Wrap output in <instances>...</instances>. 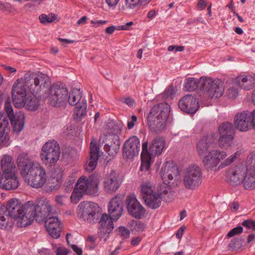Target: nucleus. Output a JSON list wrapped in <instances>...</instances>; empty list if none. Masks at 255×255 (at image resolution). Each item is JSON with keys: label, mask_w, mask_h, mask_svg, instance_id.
<instances>
[{"label": "nucleus", "mask_w": 255, "mask_h": 255, "mask_svg": "<svg viewBox=\"0 0 255 255\" xmlns=\"http://www.w3.org/2000/svg\"><path fill=\"white\" fill-rule=\"evenodd\" d=\"M211 154L215 157V159L219 163L220 160H223L227 156V153L225 151H220L219 150H212L210 151Z\"/></svg>", "instance_id": "nucleus-41"}, {"label": "nucleus", "mask_w": 255, "mask_h": 255, "mask_svg": "<svg viewBox=\"0 0 255 255\" xmlns=\"http://www.w3.org/2000/svg\"><path fill=\"white\" fill-rule=\"evenodd\" d=\"M4 107L9 119L14 118L15 115L13 113V109L9 100H7L5 101Z\"/></svg>", "instance_id": "nucleus-47"}, {"label": "nucleus", "mask_w": 255, "mask_h": 255, "mask_svg": "<svg viewBox=\"0 0 255 255\" xmlns=\"http://www.w3.org/2000/svg\"><path fill=\"white\" fill-rule=\"evenodd\" d=\"M235 82L242 89L250 90L255 84V79L251 75H241L236 78Z\"/></svg>", "instance_id": "nucleus-26"}, {"label": "nucleus", "mask_w": 255, "mask_h": 255, "mask_svg": "<svg viewBox=\"0 0 255 255\" xmlns=\"http://www.w3.org/2000/svg\"><path fill=\"white\" fill-rule=\"evenodd\" d=\"M227 94L230 98L235 99L238 95V89L235 87H231L228 90Z\"/></svg>", "instance_id": "nucleus-49"}, {"label": "nucleus", "mask_w": 255, "mask_h": 255, "mask_svg": "<svg viewBox=\"0 0 255 255\" xmlns=\"http://www.w3.org/2000/svg\"><path fill=\"white\" fill-rule=\"evenodd\" d=\"M1 175H6L16 173V167L13 157L9 155H4L0 160Z\"/></svg>", "instance_id": "nucleus-24"}, {"label": "nucleus", "mask_w": 255, "mask_h": 255, "mask_svg": "<svg viewBox=\"0 0 255 255\" xmlns=\"http://www.w3.org/2000/svg\"><path fill=\"white\" fill-rule=\"evenodd\" d=\"M198 87L201 91V77L198 79L194 77H188L185 79L184 83V88L187 91H193Z\"/></svg>", "instance_id": "nucleus-29"}, {"label": "nucleus", "mask_w": 255, "mask_h": 255, "mask_svg": "<svg viewBox=\"0 0 255 255\" xmlns=\"http://www.w3.org/2000/svg\"><path fill=\"white\" fill-rule=\"evenodd\" d=\"M133 22L132 21H130L128 22H127L125 25H120L117 27V30H129L130 27L133 24Z\"/></svg>", "instance_id": "nucleus-52"}, {"label": "nucleus", "mask_w": 255, "mask_h": 255, "mask_svg": "<svg viewBox=\"0 0 255 255\" xmlns=\"http://www.w3.org/2000/svg\"><path fill=\"white\" fill-rule=\"evenodd\" d=\"M184 232V229L183 228L180 227L179 230H178L176 234V237L177 239H181L182 237L183 234Z\"/></svg>", "instance_id": "nucleus-62"}, {"label": "nucleus", "mask_w": 255, "mask_h": 255, "mask_svg": "<svg viewBox=\"0 0 255 255\" xmlns=\"http://www.w3.org/2000/svg\"><path fill=\"white\" fill-rule=\"evenodd\" d=\"M17 163L20 174L24 179L40 165L35 163L26 153H22L18 156Z\"/></svg>", "instance_id": "nucleus-12"}, {"label": "nucleus", "mask_w": 255, "mask_h": 255, "mask_svg": "<svg viewBox=\"0 0 255 255\" xmlns=\"http://www.w3.org/2000/svg\"><path fill=\"white\" fill-rule=\"evenodd\" d=\"M59 187V185L58 183H57L55 185H48L46 188L45 189L47 192H51L54 190H57Z\"/></svg>", "instance_id": "nucleus-56"}, {"label": "nucleus", "mask_w": 255, "mask_h": 255, "mask_svg": "<svg viewBox=\"0 0 255 255\" xmlns=\"http://www.w3.org/2000/svg\"><path fill=\"white\" fill-rule=\"evenodd\" d=\"M21 80L18 79L14 83L12 89V99L14 106L18 108L23 107L26 104V90Z\"/></svg>", "instance_id": "nucleus-13"}, {"label": "nucleus", "mask_w": 255, "mask_h": 255, "mask_svg": "<svg viewBox=\"0 0 255 255\" xmlns=\"http://www.w3.org/2000/svg\"><path fill=\"white\" fill-rule=\"evenodd\" d=\"M25 105L26 106L28 110L30 111H35L38 109L39 107V101L35 98H32L30 100L27 101L26 100Z\"/></svg>", "instance_id": "nucleus-40"}, {"label": "nucleus", "mask_w": 255, "mask_h": 255, "mask_svg": "<svg viewBox=\"0 0 255 255\" xmlns=\"http://www.w3.org/2000/svg\"><path fill=\"white\" fill-rule=\"evenodd\" d=\"M71 248L78 255H82L83 251L81 248L78 247L75 245H72L71 246Z\"/></svg>", "instance_id": "nucleus-58"}, {"label": "nucleus", "mask_w": 255, "mask_h": 255, "mask_svg": "<svg viewBox=\"0 0 255 255\" xmlns=\"http://www.w3.org/2000/svg\"><path fill=\"white\" fill-rule=\"evenodd\" d=\"M100 176L98 174H92L88 178L81 176L77 181L71 196V202L76 204L85 194L98 196L99 183Z\"/></svg>", "instance_id": "nucleus-5"}, {"label": "nucleus", "mask_w": 255, "mask_h": 255, "mask_svg": "<svg viewBox=\"0 0 255 255\" xmlns=\"http://www.w3.org/2000/svg\"><path fill=\"white\" fill-rule=\"evenodd\" d=\"M100 143H105V144L111 145L120 144L119 136L114 133H108L103 134L100 138Z\"/></svg>", "instance_id": "nucleus-32"}, {"label": "nucleus", "mask_w": 255, "mask_h": 255, "mask_svg": "<svg viewBox=\"0 0 255 255\" xmlns=\"http://www.w3.org/2000/svg\"><path fill=\"white\" fill-rule=\"evenodd\" d=\"M56 18V15L53 13H51L49 15L41 14L39 16L40 22L44 25L54 21Z\"/></svg>", "instance_id": "nucleus-38"}, {"label": "nucleus", "mask_w": 255, "mask_h": 255, "mask_svg": "<svg viewBox=\"0 0 255 255\" xmlns=\"http://www.w3.org/2000/svg\"><path fill=\"white\" fill-rule=\"evenodd\" d=\"M117 29V27L114 25H112L106 28L105 32L109 34H112L114 33L115 30Z\"/></svg>", "instance_id": "nucleus-60"}, {"label": "nucleus", "mask_w": 255, "mask_h": 255, "mask_svg": "<svg viewBox=\"0 0 255 255\" xmlns=\"http://www.w3.org/2000/svg\"><path fill=\"white\" fill-rule=\"evenodd\" d=\"M113 221L114 220H113L112 217H109L107 214L102 215L100 221V224L101 227L105 230V233H110L112 231L114 227Z\"/></svg>", "instance_id": "nucleus-31"}, {"label": "nucleus", "mask_w": 255, "mask_h": 255, "mask_svg": "<svg viewBox=\"0 0 255 255\" xmlns=\"http://www.w3.org/2000/svg\"><path fill=\"white\" fill-rule=\"evenodd\" d=\"M245 173L241 166L231 167L227 173V180L230 185L237 186L242 182Z\"/></svg>", "instance_id": "nucleus-23"}, {"label": "nucleus", "mask_w": 255, "mask_h": 255, "mask_svg": "<svg viewBox=\"0 0 255 255\" xmlns=\"http://www.w3.org/2000/svg\"><path fill=\"white\" fill-rule=\"evenodd\" d=\"M235 127L242 131H246L253 127L251 112H243L238 113L234 118Z\"/></svg>", "instance_id": "nucleus-21"}, {"label": "nucleus", "mask_w": 255, "mask_h": 255, "mask_svg": "<svg viewBox=\"0 0 255 255\" xmlns=\"http://www.w3.org/2000/svg\"><path fill=\"white\" fill-rule=\"evenodd\" d=\"M24 119V114L21 112L16 113L14 118L9 119L14 131L18 133L23 128Z\"/></svg>", "instance_id": "nucleus-28"}, {"label": "nucleus", "mask_w": 255, "mask_h": 255, "mask_svg": "<svg viewBox=\"0 0 255 255\" xmlns=\"http://www.w3.org/2000/svg\"><path fill=\"white\" fill-rule=\"evenodd\" d=\"M77 209L80 219L90 223L97 222L101 214V208L97 203L93 202H82Z\"/></svg>", "instance_id": "nucleus-8"}, {"label": "nucleus", "mask_w": 255, "mask_h": 255, "mask_svg": "<svg viewBox=\"0 0 255 255\" xmlns=\"http://www.w3.org/2000/svg\"><path fill=\"white\" fill-rule=\"evenodd\" d=\"M165 139L161 136L155 137L150 143L148 149V141H146L142 144L141 153V166L140 171L142 174H149L151 156H159L163 152L165 147Z\"/></svg>", "instance_id": "nucleus-4"}, {"label": "nucleus", "mask_w": 255, "mask_h": 255, "mask_svg": "<svg viewBox=\"0 0 255 255\" xmlns=\"http://www.w3.org/2000/svg\"><path fill=\"white\" fill-rule=\"evenodd\" d=\"M212 144V137L209 136H204L199 140L196 143L197 151L199 155L203 156L207 153Z\"/></svg>", "instance_id": "nucleus-25"}, {"label": "nucleus", "mask_w": 255, "mask_h": 255, "mask_svg": "<svg viewBox=\"0 0 255 255\" xmlns=\"http://www.w3.org/2000/svg\"><path fill=\"white\" fill-rule=\"evenodd\" d=\"M161 176L163 181V184L169 183L170 181L175 178H178L179 172L177 166L169 162H166L161 169Z\"/></svg>", "instance_id": "nucleus-22"}, {"label": "nucleus", "mask_w": 255, "mask_h": 255, "mask_svg": "<svg viewBox=\"0 0 255 255\" xmlns=\"http://www.w3.org/2000/svg\"><path fill=\"white\" fill-rule=\"evenodd\" d=\"M90 157L99 159L100 157V148L97 146L95 140H92L90 143Z\"/></svg>", "instance_id": "nucleus-39"}, {"label": "nucleus", "mask_w": 255, "mask_h": 255, "mask_svg": "<svg viewBox=\"0 0 255 255\" xmlns=\"http://www.w3.org/2000/svg\"><path fill=\"white\" fill-rule=\"evenodd\" d=\"M6 210L5 206L0 204V228L1 229H6L11 226L12 223L9 221V217L7 219L3 215V214Z\"/></svg>", "instance_id": "nucleus-35"}, {"label": "nucleus", "mask_w": 255, "mask_h": 255, "mask_svg": "<svg viewBox=\"0 0 255 255\" xmlns=\"http://www.w3.org/2000/svg\"><path fill=\"white\" fill-rule=\"evenodd\" d=\"M98 159L90 157L89 161L86 165V170L89 172L93 171L97 165Z\"/></svg>", "instance_id": "nucleus-46"}, {"label": "nucleus", "mask_w": 255, "mask_h": 255, "mask_svg": "<svg viewBox=\"0 0 255 255\" xmlns=\"http://www.w3.org/2000/svg\"><path fill=\"white\" fill-rule=\"evenodd\" d=\"M174 194L172 188L166 184H161L157 192L154 191L153 187L149 182H144L141 185V195L145 205L152 209L159 208L162 199L167 202L172 201Z\"/></svg>", "instance_id": "nucleus-3"}, {"label": "nucleus", "mask_w": 255, "mask_h": 255, "mask_svg": "<svg viewBox=\"0 0 255 255\" xmlns=\"http://www.w3.org/2000/svg\"><path fill=\"white\" fill-rule=\"evenodd\" d=\"M61 151L58 143L55 140H49L43 145L40 157L43 163L48 167L55 165L59 159Z\"/></svg>", "instance_id": "nucleus-7"}, {"label": "nucleus", "mask_w": 255, "mask_h": 255, "mask_svg": "<svg viewBox=\"0 0 255 255\" xmlns=\"http://www.w3.org/2000/svg\"><path fill=\"white\" fill-rule=\"evenodd\" d=\"M123 200L122 196H116L109 203V213L113 220L115 221H117L123 213Z\"/></svg>", "instance_id": "nucleus-20"}, {"label": "nucleus", "mask_w": 255, "mask_h": 255, "mask_svg": "<svg viewBox=\"0 0 255 255\" xmlns=\"http://www.w3.org/2000/svg\"><path fill=\"white\" fill-rule=\"evenodd\" d=\"M251 119L253 127L255 129V110L251 112Z\"/></svg>", "instance_id": "nucleus-64"}, {"label": "nucleus", "mask_w": 255, "mask_h": 255, "mask_svg": "<svg viewBox=\"0 0 255 255\" xmlns=\"http://www.w3.org/2000/svg\"><path fill=\"white\" fill-rule=\"evenodd\" d=\"M24 83L35 97L41 95V92L43 91L49 104L53 107H61L67 103L68 91L65 85L56 83L49 88L50 79L45 74L27 73L24 75Z\"/></svg>", "instance_id": "nucleus-1"}, {"label": "nucleus", "mask_w": 255, "mask_h": 255, "mask_svg": "<svg viewBox=\"0 0 255 255\" xmlns=\"http://www.w3.org/2000/svg\"><path fill=\"white\" fill-rule=\"evenodd\" d=\"M239 155V151L236 152L233 154L229 156L228 158H227L223 162H222L220 164V167L223 168L225 166L230 165Z\"/></svg>", "instance_id": "nucleus-44"}, {"label": "nucleus", "mask_w": 255, "mask_h": 255, "mask_svg": "<svg viewBox=\"0 0 255 255\" xmlns=\"http://www.w3.org/2000/svg\"><path fill=\"white\" fill-rule=\"evenodd\" d=\"M242 182L246 190H251L255 188V169L247 170Z\"/></svg>", "instance_id": "nucleus-27"}, {"label": "nucleus", "mask_w": 255, "mask_h": 255, "mask_svg": "<svg viewBox=\"0 0 255 255\" xmlns=\"http://www.w3.org/2000/svg\"><path fill=\"white\" fill-rule=\"evenodd\" d=\"M130 226L132 228V230H134L138 232H142L145 228V225L140 221H132L130 223Z\"/></svg>", "instance_id": "nucleus-42"}, {"label": "nucleus", "mask_w": 255, "mask_h": 255, "mask_svg": "<svg viewBox=\"0 0 255 255\" xmlns=\"http://www.w3.org/2000/svg\"><path fill=\"white\" fill-rule=\"evenodd\" d=\"M66 197L64 195H58L55 197V201L60 205H62L64 204Z\"/></svg>", "instance_id": "nucleus-54"}, {"label": "nucleus", "mask_w": 255, "mask_h": 255, "mask_svg": "<svg viewBox=\"0 0 255 255\" xmlns=\"http://www.w3.org/2000/svg\"><path fill=\"white\" fill-rule=\"evenodd\" d=\"M125 103L130 107H133L135 106V102L131 98L128 97L125 99Z\"/></svg>", "instance_id": "nucleus-55"}, {"label": "nucleus", "mask_w": 255, "mask_h": 255, "mask_svg": "<svg viewBox=\"0 0 255 255\" xmlns=\"http://www.w3.org/2000/svg\"><path fill=\"white\" fill-rule=\"evenodd\" d=\"M118 235L123 239H128L129 237L130 232L128 229L124 226H121L117 229Z\"/></svg>", "instance_id": "nucleus-45"}, {"label": "nucleus", "mask_w": 255, "mask_h": 255, "mask_svg": "<svg viewBox=\"0 0 255 255\" xmlns=\"http://www.w3.org/2000/svg\"><path fill=\"white\" fill-rule=\"evenodd\" d=\"M218 132L220 135L218 141L220 147L225 148L230 146L235 133L233 125L229 122L223 123L219 127Z\"/></svg>", "instance_id": "nucleus-11"}, {"label": "nucleus", "mask_w": 255, "mask_h": 255, "mask_svg": "<svg viewBox=\"0 0 255 255\" xmlns=\"http://www.w3.org/2000/svg\"><path fill=\"white\" fill-rule=\"evenodd\" d=\"M202 172L201 168L197 164L189 166L185 171L183 183L188 189L194 190L201 183Z\"/></svg>", "instance_id": "nucleus-9"}, {"label": "nucleus", "mask_w": 255, "mask_h": 255, "mask_svg": "<svg viewBox=\"0 0 255 255\" xmlns=\"http://www.w3.org/2000/svg\"><path fill=\"white\" fill-rule=\"evenodd\" d=\"M67 250L65 248H58L56 250V255H67Z\"/></svg>", "instance_id": "nucleus-57"}, {"label": "nucleus", "mask_w": 255, "mask_h": 255, "mask_svg": "<svg viewBox=\"0 0 255 255\" xmlns=\"http://www.w3.org/2000/svg\"><path fill=\"white\" fill-rule=\"evenodd\" d=\"M217 161V160L215 159L214 156L211 154V152L210 151L208 154L204 157L203 163L206 170L209 171L213 170L219 164Z\"/></svg>", "instance_id": "nucleus-34"}, {"label": "nucleus", "mask_w": 255, "mask_h": 255, "mask_svg": "<svg viewBox=\"0 0 255 255\" xmlns=\"http://www.w3.org/2000/svg\"><path fill=\"white\" fill-rule=\"evenodd\" d=\"M8 216L16 220L20 227L30 225L34 219L39 223L48 215L50 205L45 200H41L36 204L28 201L21 204L18 200L11 199L5 207Z\"/></svg>", "instance_id": "nucleus-2"}, {"label": "nucleus", "mask_w": 255, "mask_h": 255, "mask_svg": "<svg viewBox=\"0 0 255 255\" xmlns=\"http://www.w3.org/2000/svg\"><path fill=\"white\" fill-rule=\"evenodd\" d=\"M75 181V177L73 175L69 176L64 183L65 190L67 192L71 191L73 188V184Z\"/></svg>", "instance_id": "nucleus-43"}, {"label": "nucleus", "mask_w": 255, "mask_h": 255, "mask_svg": "<svg viewBox=\"0 0 255 255\" xmlns=\"http://www.w3.org/2000/svg\"><path fill=\"white\" fill-rule=\"evenodd\" d=\"M198 7L201 10L204 9L207 6V3L205 0H199L197 4Z\"/></svg>", "instance_id": "nucleus-59"}, {"label": "nucleus", "mask_w": 255, "mask_h": 255, "mask_svg": "<svg viewBox=\"0 0 255 255\" xmlns=\"http://www.w3.org/2000/svg\"><path fill=\"white\" fill-rule=\"evenodd\" d=\"M175 94V91L173 87L169 86L163 93L162 97L164 99H172Z\"/></svg>", "instance_id": "nucleus-48"}, {"label": "nucleus", "mask_w": 255, "mask_h": 255, "mask_svg": "<svg viewBox=\"0 0 255 255\" xmlns=\"http://www.w3.org/2000/svg\"><path fill=\"white\" fill-rule=\"evenodd\" d=\"M50 211L51 207L50 206V211L48 216L40 222L45 221V226L49 235L53 238L57 239L60 236L61 230L60 222L56 217H49Z\"/></svg>", "instance_id": "nucleus-19"}, {"label": "nucleus", "mask_w": 255, "mask_h": 255, "mask_svg": "<svg viewBox=\"0 0 255 255\" xmlns=\"http://www.w3.org/2000/svg\"><path fill=\"white\" fill-rule=\"evenodd\" d=\"M140 140L136 136H132L127 139L123 149V156L126 159H131L138 154L140 150Z\"/></svg>", "instance_id": "nucleus-15"}, {"label": "nucleus", "mask_w": 255, "mask_h": 255, "mask_svg": "<svg viewBox=\"0 0 255 255\" xmlns=\"http://www.w3.org/2000/svg\"><path fill=\"white\" fill-rule=\"evenodd\" d=\"M170 112V106L161 103L153 107L148 116V124L151 130L160 133L166 127V122Z\"/></svg>", "instance_id": "nucleus-6"}, {"label": "nucleus", "mask_w": 255, "mask_h": 255, "mask_svg": "<svg viewBox=\"0 0 255 255\" xmlns=\"http://www.w3.org/2000/svg\"><path fill=\"white\" fill-rule=\"evenodd\" d=\"M137 121V118L135 115H132L131 116V120L128 121V128L129 129L132 128L134 126L135 123Z\"/></svg>", "instance_id": "nucleus-53"}, {"label": "nucleus", "mask_w": 255, "mask_h": 255, "mask_svg": "<svg viewBox=\"0 0 255 255\" xmlns=\"http://www.w3.org/2000/svg\"><path fill=\"white\" fill-rule=\"evenodd\" d=\"M120 144L109 145L105 144L104 146V151L110 156L114 157L118 153L120 149Z\"/></svg>", "instance_id": "nucleus-37"}, {"label": "nucleus", "mask_w": 255, "mask_h": 255, "mask_svg": "<svg viewBox=\"0 0 255 255\" xmlns=\"http://www.w3.org/2000/svg\"><path fill=\"white\" fill-rule=\"evenodd\" d=\"M201 91L211 99H218L224 93L221 81L219 79L201 77Z\"/></svg>", "instance_id": "nucleus-10"}, {"label": "nucleus", "mask_w": 255, "mask_h": 255, "mask_svg": "<svg viewBox=\"0 0 255 255\" xmlns=\"http://www.w3.org/2000/svg\"><path fill=\"white\" fill-rule=\"evenodd\" d=\"M178 106L182 111L189 114H194L198 110L199 104L195 96L187 94L179 100Z\"/></svg>", "instance_id": "nucleus-18"}, {"label": "nucleus", "mask_w": 255, "mask_h": 255, "mask_svg": "<svg viewBox=\"0 0 255 255\" xmlns=\"http://www.w3.org/2000/svg\"><path fill=\"white\" fill-rule=\"evenodd\" d=\"M87 102L86 100H83L82 102L75 106L74 117L77 120H80L87 113Z\"/></svg>", "instance_id": "nucleus-33"}, {"label": "nucleus", "mask_w": 255, "mask_h": 255, "mask_svg": "<svg viewBox=\"0 0 255 255\" xmlns=\"http://www.w3.org/2000/svg\"><path fill=\"white\" fill-rule=\"evenodd\" d=\"M126 203L128 211L133 217L141 219L145 214V209L138 201L134 195L128 196L126 198Z\"/></svg>", "instance_id": "nucleus-16"}, {"label": "nucleus", "mask_w": 255, "mask_h": 255, "mask_svg": "<svg viewBox=\"0 0 255 255\" xmlns=\"http://www.w3.org/2000/svg\"><path fill=\"white\" fill-rule=\"evenodd\" d=\"M242 225L248 229L255 230V221H252L251 220H247L242 223Z\"/></svg>", "instance_id": "nucleus-51"}, {"label": "nucleus", "mask_w": 255, "mask_h": 255, "mask_svg": "<svg viewBox=\"0 0 255 255\" xmlns=\"http://www.w3.org/2000/svg\"><path fill=\"white\" fill-rule=\"evenodd\" d=\"M24 180L32 187L41 188L44 185L47 180L46 171L40 165Z\"/></svg>", "instance_id": "nucleus-14"}, {"label": "nucleus", "mask_w": 255, "mask_h": 255, "mask_svg": "<svg viewBox=\"0 0 255 255\" xmlns=\"http://www.w3.org/2000/svg\"><path fill=\"white\" fill-rule=\"evenodd\" d=\"M120 0H106V2L110 6H115L119 2Z\"/></svg>", "instance_id": "nucleus-61"}, {"label": "nucleus", "mask_w": 255, "mask_h": 255, "mask_svg": "<svg viewBox=\"0 0 255 255\" xmlns=\"http://www.w3.org/2000/svg\"><path fill=\"white\" fill-rule=\"evenodd\" d=\"M122 181L119 174L114 170L107 173L103 181L105 191L108 193L115 192L120 187Z\"/></svg>", "instance_id": "nucleus-17"}, {"label": "nucleus", "mask_w": 255, "mask_h": 255, "mask_svg": "<svg viewBox=\"0 0 255 255\" xmlns=\"http://www.w3.org/2000/svg\"><path fill=\"white\" fill-rule=\"evenodd\" d=\"M83 100L85 99L84 98H82V93L80 89H75L70 92L68 96L67 102L71 106H76Z\"/></svg>", "instance_id": "nucleus-30"}, {"label": "nucleus", "mask_w": 255, "mask_h": 255, "mask_svg": "<svg viewBox=\"0 0 255 255\" xmlns=\"http://www.w3.org/2000/svg\"><path fill=\"white\" fill-rule=\"evenodd\" d=\"M151 0H125V6L128 9H133L138 5L148 3Z\"/></svg>", "instance_id": "nucleus-36"}, {"label": "nucleus", "mask_w": 255, "mask_h": 255, "mask_svg": "<svg viewBox=\"0 0 255 255\" xmlns=\"http://www.w3.org/2000/svg\"><path fill=\"white\" fill-rule=\"evenodd\" d=\"M240 241V239L239 238H234L232 240L231 243H230V246L234 248L237 247L236 245H237Z\"/></svg>", "instance_id": "nucleus-63"}, {"label": "nucleus", "mask_w": 255, "mask_h": 255, "mask_svg": "<svg viewBox=\"0 0 255 255\" xmlns=\"http://www.w3.org/2000/svg\"><path fill=\"white\" fill-rule=\"evenodd\" d=\"M243 228L241 226L234 228L228 233L227 236L229 237H232L236 235L241 233L243 232Z\"/></svg>", "instance_id": "nucleus-50"}]
</instances>
